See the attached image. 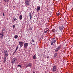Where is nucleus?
Masks as SVG:
<instances>
[{
    "label": "nucleus",
    "mask_w": 73,
    "mask_h": 73,
    "mask_svg": "<svg viewBox=\"0 0 73 73\" xmlns=\"http://www.w3.org/2000/svg\"><path fill=\"white\" fill-rule=\"evenodd\" d=\"M52 41H55V42H56V38H53L52 39Z\"/></svg>",
    "instance_id": "6ab92c4d"
},
{
    "label": "nucleus",
    "mask_w": 73,
    "mask_h": 73,
    "mask_svg": "<svg viewBox=\"0 0 73 73\" xmlns=\"http://www.w3.org/2000/svg\"><path fill=\"white\" fill-rule=\"evenodd\" d=\"M52 32H54V29H53L52 30Z\"/></svg>",
    "instance_id": "a878e982"
},
{
    "label": "nucleus",
    "mask_w": 73,
    "mask_h": 73,
    "mask_svg": "<svg viewBox=\"0 0 73 73\" xmlns=\"http://www.w3.org/2000/svg\"><path fill=\"white\" fill-rule=\"evenodd\" d=\"M1 36H0V41H1L2 39H3V37H4V34L3 33H1Z\"/></svg>",
    "instance_id": "20e7f679"
},
{
    "label": "nucleus",
    "mask_w": 73,
    "mask_h": 73,
    "mask_svg": "<svg viewBox=\"0 0 73 73\" xmlns=\"http://www.w3.org/2000/svg\"><path fill=\"white\" fill-rule=\"evenodd\" d=\"M19 19L21 20H22V19L23 18V17H22V15H20L19 17Z\"/></svg>",
    "instance_id": "2eb2a0df"
},
{
    "label": "nucleus",
    "mask_w": 73,
    "mask_h": 73,
    "mask_svg": "<svg viewBox=\"0 0 73 73\" xmlns=\"http://www.w3.org/2000/svg\"><path fill=\"white\" fill-rule=\"evenodd\" d=\"M64 28V26H63V27H62V28H63H63Z\"/></svg>",
    "instance_id": "e433bc0d"
},
{
    "label": "nucleus",
    "mask_w": 73,
    "mask_h": 73,
    "mask_svg": "<svg viewBox=\"0 0 73 73\" xmlns=\"http://www.w3.org/2000/svg\"><path fill=\"white\" fill-rule=\"evenodd\" d=\"M5 29H3L2 30V31H5Z\"/></svg>",
    "instance_id": "c85d7f7f"
},
{
    "label": "nucleus",
    "mask_w": 73,
    "mask_h": 73,
    "mask_svg": "<svg viewBox=\"0 0 73 73\" xmlns=\"http://www.w3.org/2000/svg\"><path fill=\"white\" fill-rule=\"evenodd\" d=\"M4 53H5V54L8 53V52H7V50H4Z\"/></svg>",
    "instance_id": "dca6fc26"
},
{
    "label": "nucleus",
    "mask_w": 73,
    "mask_h": 73,
    "mask_svg": "<svg viewBox=\"0 0 73 73\" xmlns=\"http://www.w3.org/2000/svg\"><path fill=\"white\" fill-rule=\"evenodd\" d=\"M17 49H18V46H17V47L16 48L15 52H16L17 50Z\"/></svg>",
    "instance_id": "4be33fe9"
},
{
    "label": "nucleus",
    "mask_w": 73,
    "mask_h": 73,
    "mask_svg": "<svg viewBox=\"0 0 73 73\" xmlns=\"http://www.w3.org/2000/svg\"><path fill=\"white\" fill-rule=\"evenodd\" d=\"M25 3L26 5H29V1H28L27 0L25 1Z\"/></svg>",
    "instance_id": "6e6552de"
},
{
    "label": "nucleus",
    "mask_w": 73,
    "mask_h": 73,
    "mask_svg": "<svg viewBox=\"0 0 73 73\" xmlns=\"http://www.w3.org/2000/svg\"><path fill=\"white\" fill-rule=\"evenodd\" d=\"M31 42H35V40H32Z\"/></svg>",
    "instance_id": "c756f323"
},
{
    "label": "nucleus",
    "mask_w": 73,
    "mask_h": 73,
    "mask_svg": "<svg viewBox=\"0 0 73 73\" xmlns=\"http://www.w3.org/2000/svg\"><path fill=\"white\" fill-rule=\"evenodd\" d=\"M49 31H50V30L49 29H48V30H47V32H49Z\"/></svg>",
    "instance_id": "2f4dec72"
},
{
    "label": "nucleus",
    "mask_w": 73,
    "mask_h": 73,
    "mask_svg": "<svg viewBox=\"0 0 73 73\" xmlns=\"http://www.w3.org/2000/svg\"><path fill=\"white\" fill-rule=\"evenodd\" d=\"M6 62V60H4V61H3V62Z\"/></svg>",
    "instance_id": "7c9ffc66"
},
{
    "label": "nucleus",
    "mask_w": 73,
    "mask_h": 73,
    "mask_svg": "<svg viewBox=\"0 0 73 73\" xmlns=\"http://www.w3.org/2000/svg\"><path fill=\"white\" fill-rule=\"evenodd\" d=\"M57 55V53H55L54 54V58H56Z\"/></svg>",
    "instance_id": "9d476101"
},
{
    "label": "nucleus",
    "mask_w": 73,
    "mask_h": 73,
    "mask_svg": "<svg viewBox=\"0 0 73 73\" xmlns=\"http://www.w3.org/2000/svg\"><path fill=\"white\" fill-rule=\"evenodd\" d=\"M55 40H54V41L52 40V42L51 43V45H54V43L55 42H55Z\"/></svg>",
    "instance_id": "1a4fd4ad"
},
{
    "label": "nucleus",
    "mask_w": 73,
    "mask_h": 73,
    "mask_svg": "<svg viewBox=\"0 0 73 73\" xmlns=\"http://www.w3.org/2000/svg\"><path fill=\"white\" fill-rule=\"evenodd\" d=\"M47 58H48V57H47Z\"/></svg>",
    "instance_id": "a19ab883"
},
{
    "label": "nucleus",
    "mask_w": 73,
    "mask_h": 73,
    "mask_svg": "<svg viewBox=\"0 0 73 73\" xmlns=\"http://www.w3.org/2000/svg\"><path fill=\"white\" fill-rule=\"evenodd\" d=\"M56 48L58 50H60V49H61V46H58V47L57 48Z\"/></svg>",
    "instance_id": "ddd939ff"
},
{
    "label": "nucleus",
    "mask_w": 73,
    "mask_h": 73,
    "mask_svg": "<svg viewBox=\"0 0 73 73\" xmlns=\"http://www.w3.org/2000/svg\"><path fill=\"white\" fill-rule=\"evenodd\" d=\"M15 25H13V28H15Z\"/></svg>",
    "instance_id": "473e14b6"
},
{
    "label": "nucleus",
    "mask_w": 73,
    "mask_h": 73,
    "mask_svg": "<svg viewBox=\"0 0 73 73\" xmlns=\"http://www.w3.org/2000/svg\"><path fill=\"white\" fill-rule=\"evenodd\" d=\"M7 60V58H6V57H5V56L4 60Z\"/></svg>",
    "instance_id": "bb28decb"
},
{
    "label": "nucleus",
    "mask_w": 73,
    "mask_h": 73,
    "mask_svg": "<svg viewBox=\"0 0 73 73\" xmlns=\"http://www.w3.org/2000/svg\"><path fill=\"white\" fill-rule=\"evenodd\" d=\"M59 29L60 30V31H62V30H63V28L62 27H61V26L59 28Z\"/></svg>",
    "instance_id": "f8f14e48"
},
{
    "label": "nucleus",
    "mask_w": 73,
    "mask_h": 73,
    "mask_svg": "<svg viewBox=\"0 0 73 73\" xmlns=\"http://www.w3.org/2000/svg\"><path fill=\"white\" fill-rule=\"evenodd\" d=\"M25 66H27V67H28L29 66L31 67V66H32V64L29 62H27Z\"/></svg>",
    "instance_id": "7ed1b4c3"
},
{
    "label": "nucleus",
    "mask_w": 73,
    "mask_h": 73,
    "mask_svg": "<svg viewBox=\"0 0 73 73\" xmlns=\"http://www.w3.org/2000/svg\"><path fill=\"white\" fill-rule=\"evenodd\" d=\"M5 56H6V57H7L8 56V55L7 53L5 54Z\"/></svg>",
    "instance_id": "393cba45"
},
{
    "label": "nucleus",
    "mask_w": 73,
    "mask_h": 73,
    "mask_svg": "<svg viewBox=\"0 0 73 73\" xmlns=\"http://www.w3.org/2000/svg\"><path fill=\"white\" fill-rule=\"evenodd\" d=\"M52 70L53 72H56L57 70V66L56 65L54 66L52 68Z\"/></svg>",
    "instance_id": "f257e3e1"
},
{
    "label": "nucleus",
    "mask_w": 73,
    "mask_h": 73,
    "mask_svg": "<svg viewBox=\"0 0 73 73\" xmlns=\"http://www.w3.org/2000/svg\"><path fill=\"white\" fill-rule=\"evenodd\" d=\"M32 14L31 13H29V16L30 17V20H31V19H32Z\"/></svg>",
    "instance_id": "4468645a"
},
{
    "label": "nucleus",
    "mask_w": 73,
    "mask_h": 73,
    "mask_svg": "<svg viewBox=\"0 0 73 73\" xmlns=\"http://www.w3.org/2000/svg\"><path fill=\"white\" fill-rule=\"evenodd\" d=\"M47 58H48V57H47Z\"/></svg>",
    "instance_id": "ea45409f"
},
{
    "label": "nucleus",
    "mask_w": 73,
    "mask_h": 73,
    "mask_svg": "<svg viewBox=\"0 0 73 73\" xmlns=\"http://www.w3.org/2000/svg\"><path fill=\"white\" fill-rule=\"evenodd\" d=\"M58 49H57L56 48L55 49V52H58Z\"/></svg>",
    "instance_id": "f3484780"
},
{
    "label": "nucleus",
    "mask_w": 73,
    "mask_h": 73,
    "mask_svg": "<svg viewBox=\"0 0 73 73\" xmlns=\"http://www.w3.org/2000/svg\"><path fill=\"white\" fill-rule=\"evenodd\" d=\"M36 54H35L33 56V59H34V60H35L36 58H37V57H36Z\"/></svg>",
    "instance_id": "9b49d317"
},
{
    "label": "nucleus",
    "mask_w": 73,
    "mask_h": 73,
    "mask_svg": "<svg viewBox=\"0 0 73 73\" xmlns=\"http://www.w3.org/2000/svg\"><path fill=\"white\" fill-rule=\"evenodd\" d=\"M17 37H18V36L17 35H15V38H17Z\"/></svg>",
    "instance_id": "aec40b11"
},
{
    "label": "nucleus",
    "mask_w": 73,
    "mask_h": 73,
    "mask_svg": "<svg viewBox=\"0 0 73 73\" xmlns=\"http://www.w3.org/2000/svg\"><path fill=\"white\" fill-rule=\"evenodd\" d=\"M23 42H20L19 43V45L21 47H22L23 46Z\"/></svg>",
    "instance_id": "0eeeda50"
},
{
    "label": "nucleus",
    "mask_w": 73,
    "mask_h": 73,
    "mask_svg": "<svg viewBox=\"0 0 73 73\" xmlns=\"http://www.w3.org/2000/svg\"><path fill=\"white\" fill-rule=\"evenodd\" d=\"M13 20H14V21H16L17 20V19H16V18H15L14 19H13Z\"/></svg>",
    "instance_id": "cd10ccee"
},
{
    "label": "nucleus",
    "mask_w": 73,
    "mask_h": 73,
    "mask_svg": "<svg viewBox=\"0 0 73 73\" xmlns=\"http://www.w3.org/2000/svg\"><path fill=\"white\" fill-rule=\"evenodd\" d=\"M5 2L8 3L9 1V0H4Z\"/></svg>",
    "instance_id": "a211bd4d"
},
{
    "label": "nucleus",
    "mask_w": 73,
    "mask_h": 73,
    "mask_svg": "<svg viewBox=\"0 0 73 73\" xmlns=\"http://www.w3.org/2000/svg\"><path fill=\"white\" fill-rule=\"evenodd\" d=\"M61 27H62H62H64V26L63 25H62L61 26Z\"/></svg>",
    "instance_id": "72a5a7b5"
},
{
    "label": "nucleus",
    "mask_w": 73,
    "mask_h": 73,
    "mask_svg": "<svg viewBox=\"0 0 73 73\" xmlns=\"http://www.w3.org/2000/svg\"><path fill=\"white\" fill-rule=\"evenodd\" d=\"M17 66H18V67H20L21 68V66L20 65H18Z\"/></svg>",
    "instance_id": "b1692460"
},
{
    "label": "nucleus",
    "mask_w": 73,
    "mask_h": 73,
    "mask_svg": "<svg viewBox=\"0 0 73 73\" xmlns=\"http://www.w3.org/2000/svg\"><path fill=\"white\" fill-rule=\"evenodd\" d=\"M1 33H0V36H1Z\"/></svg>",
    "instance_id": "58836bf2"
},
{
    "label": "nucleus",
    "mask_w": 73,
    "mask_h": 73,
    "mask_svg": "<svg viewBox=\"0 0 73 73\" xmlns=\"http://www.w3.org/2000/svg\"><path fill=\"white\" fill-rule=\"evenodd\" d=\"M56 15L57 16H60V14L59 13H56Z\"/></svg>",
    "instance_id": "5701e85b"
},
{
    "label": "nucleus",
    "mask_w": 73,
    "mask_h": 73,
    "mask_svg": "<svg viewBox=\"0 0 73 73\" xmlns=\"http://www.w3.org/2000/svg\"><path fill=\"white\" fill-rule=\"evenodd\" d=\"M16 60H17V58H13L11 61V63H12V64H15Z\"/></svg>",
    "instance_id": "f03ea898"
},
{
    "label": "nucleus",
    "mask_w": 73,
    "mask_h": 73,
    "mask_svg": "<svg viewBox=\"0 0 73 73\" xmlns=\"http://www.w3.org/2000/svg\"><path fill=\"white\" fill-rule=\"evenodd\" d=\"M3 15L4 16H5V15H4V13L3 14Z\"/></svg>",
    "instance_id": "c9c22d12"
},
{
    "label": "nucleus",
    "mask_w": 73,
    "mask_h": 73,
    "mask_svg": "<svg viewBox=\"0 0 73 73\" xmlns=\"http://www.w3.org/2000/svg\"><path fill=\"white\" fill-rule=\"evenodd\" d=\"M28 44L27 43H25L24 44V46L25 48H27L28 47Z\"/></svg>",
    "instance_id": "39448f33"
},
{
    "label": "nucleus",
    "mask_w": 73,
    "mask_h": 73,
    "mask_svg": "<svg viewBox=\"0 0 73 73\" xmlns=\"http://www.w3.org/2000/svg\"><path fill=\"white\" fill-rule=\"evenodd\" d=\"M40 10V6H38L37 7L36 11L38 12Z\"/></svg>",
    "instance_id": "423d86ee"
},
{
    "label": "nucleus",
    "mask_w": 73,
    "mask_h": 73,
    "mask_svg": "<svg viewBox=\"0 0 73 73\" xmlns=\"http://www.w3.org/2000/svg\"><path fill=\"white\" fill-rule=\"evenodd\" d=\"M16 51H15V52L13 54H14L15 53H16Z\"/></svg>",
    "instance_id": "f704fd0d"
},
{
    "label": "nucleus",
    "mask_w": 73,
    "mask_h": 73,
    "mask_svg": "<svg viewBox=\"0 0 73 73\" xmlns=\"http://www.w3.org/2000/svg\"><path fill=\"white\" fill-rule=\"evenodd\" d=\"M44 32L45 33H47V30H46V31H45V30H44Z\"/></svg>",
    "instance_id": "412c9836"
},
{
    "label": "nucleus",
    "mask_w": 73,
    "mask_h": 73,
    "mask_svg": "<svg viewBox=\"0 0 73 73\" xmlns=\"http://www.w3.org/2000/svg\"><path fill=\"white\" fill-rule=\"evenodd\" d=\"M33 73H35V72L34 71L33 72Z\"/></svg>",
    "instance_id": "4c0bfd02"
}]
</instances>
